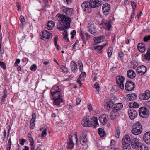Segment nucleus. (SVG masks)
I'll use <instances>...</instances> for the list:
<instances>
[{"mask_svg":"<svg viewBox=\"0 0 150 150\" xmlns=\"http://www.w3.org/2000/svg\"><path fill=\"white\" fill-rule=\"evenodd\" d=\"M63 12L67 16L63 14H58L57 19L58 21L57 28L60 30H63L69 28L70 27L71 18L69 17L73 14L72 9L67 7H63Z\"/></svg>","mask_w":150,"mask_h":150,"instance_id":"f257e3e1","label":"nucleus"},{"mask_svg":"<svg viewBox=\"0 0 150 150\" xmlns=\"http://www.w3.org/2000/svg\"><path fill=\"white\" fill-rule=\"evenodd\" d=\"M102 3L100 0H90L89 2L85 1L81 5L83 10L86 13H90L91 11V8H95L102 5Z\"/></svg>","mask_w":150,"mask_h":150,"instance_id":"f03ea898","label":"nucleus"},{"mask_svg":"<svg viewBox=\"0 0 150 150\" xmlns=\"http://www.w3.org/2000/svg\"><path fill=\"white\" fill-rule=\"evenodd\" d=\"M55 88L51 90L50 95L53 97L54 105L60 106L61 104L63 102V94L58 86L55 87Z\"/></svg>","mask_w":150,"mask_h":150,"instance_id":"7ed1b4c3","label":"nucleus"},{"mask_svg":"<svg viewBox=\"0 0 150 150\" xmlns=\"http://www.w3.org/2000/svg\"><path fill=\"white\" fill-rule=\"evenodd\" d=\"M81 123L84 127H91L93 125L95 128L98 125V119L96 117H93L91 121L89 118L86 117H84L82 120Z\"/></svg>","mask_w":150,"mask_h":150,"instance_id":"20e7f679","label":"nucleus"},{"mask_svg":"<svg viewBox=\"0 0 150 150\" xmlns=\"http://www.w3.org/2000/svg\"><path fill=\"white\" fill-rule=\"evenodd\" d=\"M142 131V126L140 122L138 121L134 125L132 132L134 135H138L140 134Z\"/></svg>","mask_w":150,"mask_h":150,"instance_id":"39448f33","label":"nucleus"},{"mask_svg":"<svg viewBox=\"0 0 150 150\" xmlns=\"http://www.w3.org/2000/svg\"><path fill=\"white\" fill-rule=\"evenodd\" d=\"M111 103L112 104V102H109L107 104V106L109 108H113V110L117 112L118 111L121 110L123 107V104L122 103H118L115 104L111 105Z\"/></svg>","mask_w":150,"mask_h":150,"instance_id":"423d86ee","label":"nucleus"},{"mask_svg":"<svg viewBox=\"0 0 150 150\" xmlns=\"http://www.w3.org/2000/svg\"><path fill=\"white\" fill-rule=\"evenodd\" d=\"M116 83L119 87L121 89H124L125 77L119 75L116 77Z\"/></svg>","mask_w":150,"mask_h":150,"instance_id":"0eeeda50","label":"nucleus"},{"mask_svg":"<svg viewBox=\"0 0 150 150\" xmlns=\"http://www.w3.org/2000/svg\"><path fill=\"white\" fill-rule=\"evenodd\" d=\"M139 114L141 117L143 118L148 117L149 115V111L145 107H142L139 110Z\"/></svg>","mask_w":150,"mask_h":150,"instance_id":"6e6552de","label":"nucleus"},{"mask_svg":"<svg viewBox=\"0 0 150 150\" xmlns=\"http://www.w3.org/2000/svg\"><path fill=\"white\" fill-rule=\"evenodd\" d=\"M143 144L136 138H134L131 142L132 147L133 149H138Z\"/></svg>","mask_w":150,"mask_h":150,"instance_id":"1a4fd4ad","label":"nucleus"},{"mask_svg":"<svg viewBox=\"0 0 150 150\" xmlns=\"http://www.w3.org/2000/svg\"><path fill=\"white\" fill-rule=\"evenodd\" d=\"M87 134L85 131L83 132L80 135V142L82 145H84L88 140Z\"/></svg>","mask_w":150,"mask_h":150,"instance_id":"9d476101","label":"nucleus"},{"mask_svg":"<svg viewBox=\"0 0 150 150\" xmlns=\"http://www.w3.org/2000/svg\"><path fill=\"white\" fill-rule=\"evenodd\" d=\"M135 84L131 81H127L125 85V89L128 91L132 90L135 87Z\"/></svg>","mask_w":150,"mask_h":150,"instance_id":"9b49d317","label":"nucleus"},{"mask_svg":"<svg viewBox=\"0 0 150 150\" xmlns=\"http://www.w3.org/2000/svg\"><path fill=\"white\" fill-rule=\"evenodd\" d=\"M150 98V92L148 90H146L143 93L139 95V98L142 100H147Z\"/></svg>","mask_w":150,"mask_h":150,"instance_id":"f8f14e48","label":"nucleus"},{"mask_svg":"<svg viewBox=\"0 0 150 150\" xmlns=\"http://www.w3.org/2000/svg\"><path fill=\"white\" fill-rule=\"evenodd\" d=\"M110 10V6L108 3L104 4L102 6L103 12L105 15H107Z\"/></svg>","mask_w":150,"mask_h":150,"instance_id":"ddd939ff","label":"nucleus"},{"mask_svg":"<svg viewBox=\"0 0 150 150\" xmlns=\"http://www.w3.org/2000/svg\"><path fill=\"white\" fill-rule=\"evenodd\" d=\"M128 115L129 117L131 120H134L137 115V112L136 110L134 109L128 110Z\"/></svg>","mask_w":150,"mask_h":150,"instance_id":"4468645a","label":"nucleus"},{"mask_svg":"<svg viewBox=\"0 0 150 150\" xmlns=\"http://www.w3.org/2000/svg\"><path fill=\"white\" fill-rule=\"evenodd\" d=\"M74 145V144L73 141V136L69 135V139L68 141L67 147L68 149H72Z\"/></svg>","mask_w":150,"mask_h":150,"instance_id":"2eb2a0df","label":"nucleus"},{"mask_svg":"<svg viewBox=\"0 0 150 150\" xmlns=\"http://www.w3.org/2000/svg\"><path fill=\"white\" fill-rule=\"evenodd\" d=\"M147 68L144 65H142L138 67L137 69V72L139 74L143 75L146 72Z\"/></svg>","mask_w":150,"mask_h":150,"instance_id":"dca6fc26","label":"nucleus"},{"mask_svg":"<svg viewBox=\"0 0 150 150\" xmlns=\"http://www.w3.org/2000/svg\"><path fill=\"white\" fill-rule=\"evenodd\" d=\"M131 142L130 136L128 135H125L123 137L122 143L124 145H129Z\"/></svg>","mask_w":150,"mask_h":150,"instance_id":"f3484780","label":"nucleus"},{"mask_svg":"<svg viewBox=\"0 0 150 150\" xmlns=\"http://www.w3.org/2000/svg\"><path fill=\"white\" fill-rule=\"evenodd\" d=\"M143 139L146 143L150 144V132H146L144 134Z\"/></svg>","mask_w":150,"mask_h":150,"instance_id":"a211bd4d","label":"nucleus"},{"mask_svg":"<svg viewBox=\"0 0 150 150\" xmlns=\"http://www.w3.org/2000/svg\"><path fill=\"white\" fill-rule=\"evenodd\" d=\"M107 117H108V115L106 114H103L99 117V120L103 125H105L107 121Z\"/></svg>","mask_w":150,"mask_h":150,"instance_id":"6ab92c4d","label":"nucleus"},{"mask_svg":"<svg viewBox=\"0 0 150 150\" xmlns=\"http://www.w3.org/2000/svg\"><path fill=\"white\" fill-rule=\"evenodd\" d=\"M104 36L103 35L94 38V40L96 44L103 42L104 40Z\"/></svg>","mask_w":150,"mask_h":150,"instance_id":"aec40b11","label":"nucleus"},{"mask_svg":"<svg viewBox=\"0 0 150 150\" xmlns=\"http://www.w3.org/2000/svg\"><path fill=\"white\" fill-rule=\"evenodd\" d=\"M127 77L130 79H133L135 77L136 74L132 70H128L127 72Z\"/></svg>","mask_w":150,"mask_h":150,"instance_id":"412c9836","label":"nucleus"},{"mask_svg":"<svg viewBox=\"0 0 150 150\" xmlns=\"http://www.w3.org/2000/svg\"><path fill=\"white\" fill-rule=\"evenodd\" d=\"M127 97V101L133 100L136 99L137 96L135 93H131L129 94H128Z\"/></svg>","mask_w":150,"mask_h":150,"instance_id":"4be33fe9","label":"nucleus"},{"mask_svg":"<svg viewBox=\"0 0 150 150\" xmlns=\"http://www.w3.org/2000/svg\"><path fill=\"white\" fill-rule=\"evenodd\" d=\"M111 21L109 20L108 21H106L104 23L103 22L102 25L104 28L108 30L111 27Z\"/></svg>","mask_w":150,"mask_h":150,"instance_id":"5701e85b","label":"nucleus"},{"mask_svg":"<svg viewBox=\"0 0 150 150\" xmlns=\"http://www.w3.org/2000/svg\"><path fill=\"white\" fill-rule=\"evenodd\" d=\"M70 65L72 71L74 73L76 72L78 70L77 64L73 62H71Z\"/></svg>","mask_w":150,"mask_h":150,"instance_id":"b1692460","label":"nucleus"},{"mask_svg":"<svg viewBox=\"0 0 150 150\" xmlns=\"http://www.w3.org/2000/svg\"><path fill=\"white\" fill-rule=\"evenodd\" d=\"M137 48L139 50L143 53L144 52L145 50V45L143 43H139L138 45Z\"/></svg>","mask_w":150,"mask_h":150,"instance_id":"393cba45","label":"nucleus"},{"mask_svg":"<svg viewBox=\"0 0 150 150\" xmlns=\"http://www.w3.org/2000/svg\"><path fill=\"white\" fill-rule=\"evenodd\" d=\"M40 36L42 40L46 41L47 39V31L45 30L42 32L40 34Z\"/></svg>","mask_w":150,"mask_h":150,"instance_id":"a878e982","label":"nucleus"},{"mask_svg":"<svg viewBox=\"0 0 150 150\" xmlns=\"http://www.w3.org/2000/svg\"><path fill=\"white\" fill-rule=\"evenodd\" d=\"M20 20L21 23V24L20 25V27L22 28H23L25 26V20L24 17L21 15L20 17Z\"/></svg>","mask_w":150,"mask_h":150,"instance_id":"bb28decb","label":"nucleus"},{"mask_svg":"<svg viewBox=\"0 0 150 150\" xmlns=\"http://www.w3.org/2000/svg\"><path fill=\"white\" fill-rule=\"evenodd\" d=\"M7 90L5 88L3 92V96L1 98L2 102L4 104H5V102L6 100L5 98H6L7 95Z\"/></svg>","mask_w":150,"mask_h":150,"instance_id":"cd10ccee","label":"nucleus"},{"mask_svg":"<svg viewBox=\"0 0 150 150\" xmlns=\"http://www.w3.org/2000/svg\"><path fill=\"white\" fill-rule=\"evenodd\" d=\"M118 115V112L113 110L110 113V118L112 120H114L116 117Z\"/></svg>","mask_w":150,"mask_h":150,"instance_id":"c85d7f7f","label":"nucleus"},{"mask_svg":"<svg viewBox=\"0 0 150 150\" xmlns=\"http://www.w3.org/2000/svg\"><path fill=\"white\" fill-rule=\"evenodd\" d=\"M55 25L54 22L52 21H50L47 23V30H51Z\"/></svg>","mask_w":150,"mask_h":150,"instance_id":"c756f323","label":"nucleus"},{"mask_svg":"<svg viewBox=\"0 0 150 150\" xmlns=\"http://www.w3.org/2000/svg\"><path fill=\"white\" fill-rule=\"evenodd\" d=\"M144 59L146 61L150 60V48H149L146 54L144 56Z\"/></svg>","mask_w":150,"mask_h":150,"instance_id":"7c9ffc66","label":"nucleus"},{"mask_svg":"<svg viewBox=\"0 0 150 150\" xmlns=\"http://www.w3.org/2000/svg\"><path fill=\"white\" fill-rule=\"evenodd\" d=\"M98 132L100 137H102L105 135L104 130L102 128H99L98 131Z\"/></svg>","mask_w":150,"mask_h":150,"instance_id":"2f4dec72","label":"nucleus"},{"mask_svg":"<svg viewBox=\"0 0 150 150\" xmlns=\"http://www.w3.org/2000/svg\"><path fill=\"white\" fill-rule=\"evenodd\" d=\"M107 44V43L102 45H98L95 47V50H97V51H100V50L105 47Z\"/></svg>","mask_w":150,"mask_h":150,"instance_id":"473e14b6","label":"nucleus"},{"mask_svg":"<svg viewBox=\"0 0 150 150\" xmlns=\"http://www.w3.org/2000/svg\"><path fill=\"white\" fill-rule=\"evenodd\" d=\"M29 140L31 145L30 150H34V143L33 139L32 138H30Z\"/></svg>","mask_w":150,"mask_h":150,"instance_id":"72a5a7b5","label":"nucleus"},{"mask_svg":"<svg viewBox=\"0 0 150 150\" xmlns=\"http://www.w3.org/2000/svg\"><path fill=\"white\" fill-rule=\"evenodd\" d=\"M63 35H64V38L67 42L69 41V39L68 37V34L67 31L65 30L63 33Z\"/></svg>","mask_w":150,"mask_h":150,"instance_id":"f704fd0d","label":"nucleus"},{"mask_svg":"<svg viewBox=\"0 0 150 150\" xmlns=\"http://www.w3.org/2000/svg\"><path fill=\"white\" fill-rule=\"evenodd\" d=\"M148 148L145 144H143L138 148V150H148Z\"/></svg>","mask_w":150,"mask_h":150,"instance_id":"c9c22d12","label":"nucleus"},{"mask_svg":"<svg viewBox=\"0 0 150 150\" xmlns=\"http://www.w3.org/2000/svg\"><path fill=\"white\" fill-rule=\"evenodd\" d=\"M94 87L96 89L97 91H98V93H99V91L100 90V87L98 83L96 82L94 84Z\"/></svg>","mask_w":150,"mask_h":150,"instance_id":"e433bc0d","label":"nucleus"},{"mask_svg":"<svg viewBox=\"0 0 150 150\" xmlns=\"http://www.w3.org/2000/svg\"><path fill=\"white\" fill-rule=\"evenodd\" d=\"M47 130L46 128L44 129L42 131L41 135V138L45 137L47 135Z\"/></svg>","mask_w":150,"mask_h":150,"instance_id":"4c0bfd02","label":"nucleus"},{"mask_svg":"<svg viewBox=\"0 0 150 150\" xmlns=\"http://www.w3.org/2000/svg\"><path fill=\"white\" fill-rule=\"evenodd\" d=\"M112 53V50L111 48H109L108 50V55L109 58L111 56Z\"/></svg>","mask_w":150,"mask_h":150,"instance_id":"58836bf2","label":"nucleus"},{"mask_svg":"<svg viewBox=\"0 0 150 150\" xmlns=\"http://www.w3.org/2000/svg\"><path fill=\"white\" fill-rule=\"evenodd\" d=\"M35 127V122L31 121L30 126V128L33 129Z\"/></svg>","mask_w":150,"mask_h":150,"instance_id":"ea45409f","label":"nucleus"},{"mask_svg":"<svg viewBox=\"0 0 150 150\" xmlns=\"http://www.w3.org/2000/svg\"><path fill=\"white\" fill-rule=\"evenodd\" d=\"M37 66L35 64L31 65L30 68V70L33 71H35L37 69Z\"/></svg>","mask_w":150,"mask_h":150,"instance_id":"a19ab883","label":"nucleus"},{"mask_svg":"<svg viewBox=\"0 0 150 150\" xmlns=\"http://www.w3.org/2000/svg\"><path fill=\"white\" fill-rule=\"evenodd\" d=\"M118 56L120 59H122L124 56L123 52H119L118 53Z\"/></svg>","mask_w":150,"mask_h":150,"instance_id":"79ce46f5","label":"nucleus"},{"mask_svg":"<svg viewBox=\"0 0 150 150\" xmlns=\"http://www.w3.org/2000/svg\"><path fill=\"white\" fill-rule=\"evenodd\" d=\"M58 38L57 37H55L54 38V41H55V45L56 46V47L57 49H59V48L60 47L57 44V41L58 40Z\"/></svg>","mask_w":150,"mask_h":150,"instance_id":"37998d69","label":"nucleus"},{"mask_svg":"<svg viewBox=\"0 0 150 150\" xmlns=\"http://www.w3.org/2000/svg\"><path fill=\"white\" fill-rule=\"evenodd\" d=\"M95 28L94 25V23L93 22H91L88 24V29H93Z\"/></svg>","mask_w":150,"mask_h":150,"instance_id":"c03bdc74","label":"nucleus"},{"mask_svg":"<svg viewBox=\"0 0 150 150\" xmlns=\"http://www.w3.org/2000/svg\"><path fill=\"white\" fill-rule=\"evenodd\" d=\"M88 30L89 32L91 34H94L96 33L95 28L93 29H89Z\"/></svg>","mask_w":150,"mask_h":150,"instance_id":"a18cd8bd","label":"nucleus"},{"mask_svg":"<svg viewBox=\"0 0 150 150\" xmlns=\"http://www.w3.org/2000/svg\"><path fill=\"white\" fill-rule=\"evenodd\" d=\"M120 135V131L119 129H117L116 131V133L115 134V137L117 138L119 137Z\"/></svg>","mask_w":150,"mask_h":150,"instance_id":"49530a36","label":"nucleus"},{"mask_svg":"<svg viewBox=\"0 0 150 150\" xmlns=\"http://www.w3.org/2000/svg\"><path fill=\"white\" fill-rule=\"evenodd\" d=\"M61 69L65 72H68V70L67 68L63 65H62L61 67Z\"/></svg>","mask_w":150,"mask_h":150,"instance_id":"de8ad7c7","label":"nucleus"},{"mask_svg":"<svg viewBox=\"0 0 150 150\" xmlns=\"http://www.w3.org/2000/svg\"><path fill=\"white\" fill-rule=\"evenodd\" d=\"M0 66L4 69H6V65L2 62L0 61Z\"/></svg>","mask_w":150,"mask_h":150,"instance_id":"09e8293b","label":"nucleus"},{"mask_svg":"<svg viewBox=\"0 0 150 150\" xmlns=\"http://www.w3.org/2000/svg\"><path fill=\"white\" fill-rule=\"evenodd\" d=\"M36 116L35 114L33 113L32 115V119L31 120V121H33L35 122Z\"/></svg>","mask_w":150,"mask_h":150,"instance_id":"8fccbe9b","label":"nucleus"},{"mask_svg":"<svg viewBox=\"0 0 150 150\" xmlns=\"http://www.w3.org/2000/svg\"><path fill=\"white\" fill-rule=\"evenodd\" d=\"M150 40V35L145 36L144 38V42H147Z\"/></svg>","mask_w":150,"mask_h":150,"instance_id":"3c124183","label":"nucleus"},{"mask_svg":"<svg viewBox=\"0 0 150 150\" xmlns=\"http://www.w3.org/2000/svg\"><path fill=\"white\" fill-rule=\"evenodd\" d=\"M131 5L133 9H135L136 7V3L134 1L132 2H131Z\"/></svg>","mask_w":150,"mask_h":150,"instance_id":"603ef678","label":"nucleus"},{"mask_svg":"<svg viewBox=\"0 0 150 150\" xmlns=\"http://www.w3.org/2000/svg\"><path fill=\"white\" fill-rule=\"evenodd\" d=\"M79 67L80 70L81 72L83 71V65L82 62L80 63L79 64Z\"/></svg>","mask_w":150,"mask_h":150,"instance_id":"864d4df0","label":"nucleus"},{"mask_svg":"<svg viewBox=\"0 0 150 150\" xmlns=\"http://www.w3.org/2000/svg\"><path fill=\"white\" fill-rule=\"evenodd\" d=\"M20 62V60L19 59H17L14 63V66L15 67L18 66V64Z\"/></svg>","mask_w":150,"mask_h":150,"instance_id":"5fc2aeb1","label":"nucleus"},{"mask_svg":"<svg viewBox=\"0 0 150 150\" xmlns=\"http://www.w3.org/2000/svg\"><path fill=\"white\" fill-rule=\"evenodd\" d=\"M86 76V74L85 72L82 73L80 75L79 77V79H80L82 77L85 78Z\"/></svg>","mask_w":150,"mask_h":150,"instance_id":"6e6d98bb","label":"nucleus"},{"mask_svg":"<svg viewBox=\"0 0 150 150\" xmlns=\"http://www.w3.org/2000/svg\"><path fill=\"white\" fill-rule=\"evenodd\" d=\"M19 140L20 144L21 145H23L24 144V143L25 142V139H21Z\"/></svg>","mask_w":150,"mask_h":150,"instance_id":"4d7b16f0","label":"nucleus"},{"mask_svg":"<svg viewBox=\"0 0 150 150\" xmlns=\"http://www.w3.org/2000/svg\"><path fill=\"white\" fill-rule=\"evenodd\" d=\"M81 102V99L79 98H77L76 99V105H79Z\"/></svg>","mask_w":150,"mask_h":150,"instance_id":"13d9d810","label":"nucleus"},{"mask_svg":"<svg viewBox=\"0 0 150 150\" xmlns=\"http://www.w3.org/2000/svg\"><path fill=\"white\" fill-rule=\"evenodd\" d=\"M88 108L90 111H91L93 110V108L91 104H89L88 106Z\"/></svg>","mask_w":150,"mask_h":150,"instance_id":"bf43d9fd","label":"nucleus"},{"mask_svg":"<svg viewBox=\"0 0 150 150\" xmlns=\"http://www.w3.org/2000/svg\"><path fill=\"white\" fill-rule=\"evenodd\" d=\"M47 39L51 38L52 37L51 33L47 31Z\"/></svg>","mask_w":150,"mask_h":150,"instance_id":"052dcab7","label":"nucleus"},{"mask_svg":"<svg viewBox=\"0 0 150 150\" xmlns=\"http://www.w3.org/2000/svg\"><path fill=\"white\" fill-rule=\"evenodd\" d=\"M125 146L123 147V149L124 150H129V145H125Z\"/></svg>","mask_w":150,"mask_h":150,"instance_id":"680f3d73","label":"nucleus"},{"mask_svg":"<svg viewBox=\"0 0 150 150\" xmlns=\"http://www.w3.org/2000/svg\"><path fill=\"white\" fill-rule=\"evenodd\" d=\"M79 43V42L77 40L75 42L73 45V49L74 50L76 49V46Z\"/></svg>","mask_w":150,"mask_h":150,"instance_id":"e2e57ef3","label":"nucleus"},{"mask_svg":"<svg viewBox=\"0 0 150 150\" xmlns=\"http://www.w3.org/2000/svg\"><path fill=\"white\" fill-rule=\"evenodd\" d=\"M134 108H137L139 107V105L138 103L136 102H134Z\"/></svg>","mask_w":150,"mask_h":150,"instance_id":"0e129e2a","label":"nucleus"},{"mask_svg":"<svg viewBox=\"0 0 150 150\" xmlns=\"http://www.w3.org/2000/svg\"><path fill=\"white\" fill-rule=\"evenodd\" d=\"M135 15V13L133 12V13H132L131 14V21H132L133 20L134 18V16Z\"/></svg>","mask_w":150,"mask_h":150,"instance_id":"69168bd1","label":"nucleus"},{"mask_svg":"<svg viewBox=\"0 0 150 150\" xmlns=\"http://www.w3.org/2000/svg\"><path fill=\"white\" fill-rule=\"evenodd\" d=\"M64 1H66L67 4H70L72 2V0H64Z\"/></svg>","mask_w":150,"mask_h":150,"instance_id":"338daca9","label":"nucleus"},{"mask_svg":"<svg viewBox=\"0 0 150 150\" xmlns=\"http://www.w3.org/2000/svg\"><path fill=\"white\" fill-rule=\"evenodd\" d=\"M6 131L5 130H4V132H3V135H4V139H5L6 138Z\"/></svg>","mask_w":150,"mask_h":150,"instance_id":"774afa93","label":"nucleus"}]
</instances>
